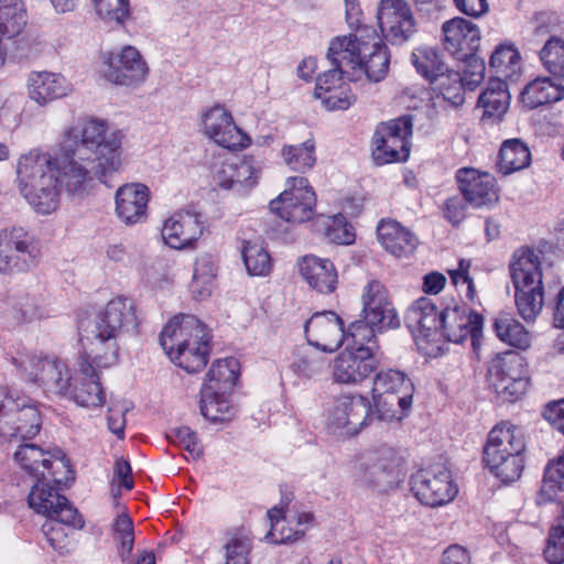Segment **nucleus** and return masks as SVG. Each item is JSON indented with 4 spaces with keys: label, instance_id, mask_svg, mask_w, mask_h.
<instances>
[{
    "label": "nucleus",
    "instance_id": "nucleus-46",
    "mask_svg": "<svg viewBox=\"0 0 564 564\" xmlns=\"http://www.w3.org/2000/svg\"><path fill=\"white\" fill-rule=\"evenodd\" d=\"M411 61L416 72L422 75L430 85L448 69L438 52L431 46H421L412 52Z\"/></svg>",
    "mask_w": 564,
    "mask_h": 564
},
{
    "label": "nucleus",
    "instance_id": "nucleus-30",
    "mask_svg": "<svg viewBox=\"0 0 564 564\" xmlns=\"http://www.w3.org/2000/svg\"><path fill=\"white\" fill-rule=\"evenodd\" d=\"M405 324L417 340H436L441 327V311L430 299L420 297L408 308Z\"/></svg>",
    "mask_w": 564,
    "mask_h": 564
},
{
    "label": "nucleus",
    "instance_id": "nucleus-56",
    "mask_svg": "<svg viewBox=\"0 0 564 564\" xmlns=\"http://www.w3.org/2000/svg\"><path fill=\"white\" fill-rule=\"evenodd\" d=\"M540 58L549 73L564 78V41L551 37L540 51Z\"/></svg>",
    "mask_w": 564,
    "mask_h": 564
},
{
    "label": "nucleus",
    "instance_id": "nucleus-2",
    "mask_svg": "<svg viewBox=\"0 0 564 564\" xmlns=\"http://www.w3.org/2000/svg\"><path fill=\"white\" fill-rule=\"evenodd\" d=\"M59 454H52L35 444L24 443L15 451L14 459L35 479L28 496L29 507L47 519L56 518L73 528H82L84 521L77 509L54 486L62 482L58 473L68 467V463Z\"/></svg>",
    "mask_w": 564,
    "mask_h": 564
},
{
    "label": "nucleus",
    "instance_id": "nucleus-4",
    "mask_svg": "<svg viewBox=\"0 0 564 564\" xmlns=\"http://www.w3.org/2000/svg\"><path fill=\"white\" fill-rule=\"evenodd\" d=\"M206 326L194 315L174 316L162 329L160 344L171 361L188 373L203 370L210 351Z\"/></svg>",
    "mask_w": 564,
    "mask_h": 564
},
{
    "label": "nucleus",
    "instance_id": "nucleus-57",
    "mask_svg": "<svg viewBox=\"0 0 564 564\" xmlns=\"http://www.w3.org/2000/svg\"><path fill=\"white\" fill-rule=\"evenodd\" d=\"M543 554L549 564L564 563V506L557 524L550 530Z\"/></svg>",
    "mask_w": 564,
    "mask_h": 564
},
{
    "label": "nucleus",
    "instance_id": "nucleus-35",
    "mask_svg": "<svg viewBox=\"0 0 564 564\" xmlns=\"http://www.w3.org/2000/svg\"><path fill=\"white\" fill-rule=\"evenodd\" d=\"M29 95L40 106L63 98L72 91V85L61 74L33 72L28 80Z\"/></svg>",
    "mask_w": 564,
    "mask_h": 564
},
{
    "label": "nucleus",
    "instance_id": "nucleus-21",
    "mask_svg": "<svg viewBox=\"0 0 564 564\" xmlns=\"http://www.w3.org/2000/svg\"><path fill=\"white\" fill-rule=\"evenodd\" d=\"M308 346L323 352H334L344 344L343 319L333 311L314 313L304 325Z\"/></svg>",
    "mask_w": 564,
    "mask_h": 564
},
{
    "label": "nucleus",
    "instance_id": "nucleus-59",
    "mask_svg": "<svg viewBox=\"0 0 564 564\" xmlns=\"http://www.w3.org/2000/svg\"><path fill=\"white\" fill-rule=\"evenodd\" d=\"M166 438L170 443L187 451L194 459H197L203 455V447L199 443L197 434L188 426H177L171 429L166 433Z\"/></svg>",
    "mask_w": 564,
    "mask_h": 564
},
{
    "label": "nucleus",
    "instance_id": "nucleus-25",
    "mask_svg": "<svg viewBox=\"0 0 564 564\" xmlns=\"http://www.w3.org/2000/svg\"><path fill=\"white\" fill-rule=\"evenodd\" d=\"M456 180L464 199L474 207L489 206L498 202V188L495 177L473 167L459 169Z\"/></svg>",
    "mask_w": 564,
    "mask_h": 564
},
{
    "label": "nucleus",
    "instance_id": "nucleus-8",
    "mask_svg": "<svg viewBox=\"0 0 564 564\" xmlns=\"http://www.w3.org/2000/svg\"><path fill=\"white\" fill-rule=\"evenodd\" d=\"M11 364L23 381L36 384L45 393L64 397L70 391V370L58 358L18 351L11 357Z\"/></svg>",
    "mask_w": 564,
    "mask_h": 564
},
{
    "label": "nucleus",
    "instance_id": "nucleus-26",
    "mask_svg": "<svg viewBox=\"0 0 564 564\" xmlns=\"http://www.w3.org/2000/svg\"><path fill=\"white\" fill-rule=\"evenodd\" d=\"M362 25L356 31H359V35L349 34L334 37L328 46L327 59L330 66L339 68L347 73L349 80L354 79V75L350 70L356 72L360 66L361 57L367 52L366 33L362 32Z\"/></svg>",
    "mask_w": 564,
    "mask_h": 564
},
{
    "label": "nucleus",
    "instance_id": "nucleus-60",
    "mask_svg": "<svg viewBox=\"0 0 564 564\" xmlns=\"http://www.w3.org/2000/svg\"><path fill=\"white\" fill-rule=\"evenodd\" d=\"M379 330V324H371L370 321L361 316V318L349 324L347 335L354 340L351 346H372L378 345L376 334Z\"/></svg>",
    "mask_w": 564,
    "mask_h": 564
},
{
    "label": "nucleus",
    "instance_id": "nucleus-64",
    "mask_svg": "<svg viewBox=\"0 0 564 564\" xmlns=\"http://www.w3.org/2000/svg\"><path fill=\"white\" fill-rule=\"evenodd\" d=\"M543 417L564 435V399L550 402L543 410Z\"/></svg>",
    "mask_w": 564,
    "mask_h": 564
},
{
    "label": "nucleus",
    "instance_id": "nucleus-5",
    "mask_svg": "<svg viewBox=\"0 0 564 564\" xmlns=\"http://www.w3.org/2000/svg\"><path fill=\"white\" fill-rule=\"evenodd\" d=\"M54 165L55 154L40 149H32L18 160L19 191L39 214L48 215L59 205Z\"/></svg>",
    "mask_w": 564,
    "mask_h": 564
},
{
    "label": "nucleus",
    "instance_id": "nucleus-49",
    "mask_svg": "<svg viewBox=\"0 0 564 564\" xmlns=\"http://www.w3.org/2000/svg\"><path fill=\"white\" fill-rule=\"evenodd\" d=\"M431 87L454 107H458L465 101L464 91L467 87L462 79L460 72L448 68L438 78L432 80Z\"/></svg>",
    "mask_w": 564,
    "mask_h": 564
},
{
    "label": "nucleus",
    "instance_id": "nucleus-37",
    "mask_svg": "<svg viewBox=\"0 0 564 564\" xmlns=\"http://www.w3.org/2000/svg\"><path fill=\"white\" fill-rule=\"evenodd\" d=\"M372 393L371 417L368 420V425L372 422L373 417L380 421H401L409 412L412 405V395L402 394H387L379 392Z\"/></svg>",
    "mask_w": 564,
    "mask_h": 564
},
{
    "label": "nucleus",
    "instance_id": "nucleus-55",
    "mask_svg": "<svg viewBox=\"0 0 564 564\" xmlns=\"http://www.w3.org/2000/svg\"><path fill=\"white\" fill-rule=\"evenodd\" d=\"M112 535L120 557L126 561L131 554L134 544L133 522L128 514L121 513L117 516L112 523Z\"/></svg>",
    "mask_w": 564,
    "mask_h": 564
},
{
    "label": "nucleus",
    "instance_id": "nucleus-22",
    "mask_svg": "<svg viewBox=\"0 0 564 564\" xmlns=\"http://www.w3.org/2000/svg\"><path fill=\"white\" fill-rule=\"evenodd\" d=\"M204 132L215 143L229 150L245 149L249 137L235 124L231 113L221 105H215L203 116Z\"/></svg>",
    "mask_w": 564,
    "mask_h": 564
},
{
    "label": "nucleus",
    "instance_id": "nucleus-58",
    "mask_svg": "<svg viewBox=\"0 0 564 564\" xmlns=\"http://www.w3.org/2000/svg\"><path fill=\"white\" fill-rule=\"evenodd\" d=\"M324 235L328 241L338 245H350L355 240L352 227L347 224L346 218L338 214L323 217Z\"/></svg>",
    "mask_w": 564,
    "mask_h": 564
},
{
    "label": "nucleus",
    "instance_id": "nucleus-63",
    "mask_svg": "<svg viewBox=\"0 0 564 564\" xmlns=\"http://www.w3.org/2000/svg\"><path fill=\"white\" fill-rule=\"evenodd\" d=\"M63 524L67 525V523L59 522L56 518H52L47 519L42 525V531L47 543L59 553H63L64 550H68L67 532ZM68 527L70 525L68 524Z\"/></svg>",
    "mask_w": 564,
    "mask_h": 564
},
{
    "label": "nucleus",
    "instance_id": "nucleus-19",
    "mask_svg": "<svg viewBox=\"0 0 564 564\" xmlns=\"http://www.w3.org/2000/svg\"><path fill=\"white\" fill-rule=\"evenodd\" d=\"M377 18L383 37L393 45L408 42L416 32V21L406 0H381Z\"/></svg>",
    "mask_w": 564,
    "mask_h": 564
},
{
    "label": "nucleus",
    "instance_id": "nucleus-31",
    "mask_svg": "<svg viewBox=\"0 0 564 564\" xmlns=\"http://www.w3.org/2000/svg\"><path fill=\"white\" fill-rule=\"evenodd\" d=\"M149 188L140 183H131L120 186L115 196L116 213L126 225H134L145 220Z\"/></svg>",
    "mask_w": 564,
    "mask_h": 564
},
{
    "label": "nucleus",
    "instance_id": "nucleus-29",
    "mask_svg": "<svg viewBox=\"0 0 564 564\" xmlns=\"http://www.w3.org/2000/svg\"><path fill=\"white\" fill-rule=\"evenodd\" d=\"M203 234L200 215L189 210L174 213L164 221L162 238L173 249H184Z\"/></svg>",
    "mask_w": 564,
    "mask_h": 564
},
{
    "label": "nucleus",
    "instance_id": "nucleus-12",
    "mask_svg": "<svg viewBox=\"0 0 564 564\" xmlns=\"http://www.w3.org/2000/svg\"><path fill=\"white\" fill-rule=\"evenodd\" d=\"M403 457L388 445L367 453L358 466V477L366 486L384 492L397 487L403 477Z\"/></svg>",
    "mask_w": 564,
    "mask_h": 564
},
{
    "label": "nucleus",
    "instance_id": "nucleus-40",
    "mask_svg": "<svg viewBox=\"0 0 564 564\" xmlns=\"http://www.w3.org/2000/svg\"><path fill=\"white\" fill-rule=\"evenodd\" d=\"M489 66L497 77L517 80L522 70V58L513 43L505 42L492 52Z\"/></svg>",
    "mask_w": 564,
    "mask_h": 564
},
{
    "label": "nucleus",
    "instance_id": "nucleus-11",
    "mask_svg": "<svg viewBox=\"0 0 564 564\" xmlns=\"http://www.w3.org/2000/svg\"><path fill=\"white\" fill-rule=\"evenodd\" d=\"M41 250L35 237L22 227L0 231V273L19 274L33 270Z\"/></svg>",
    "mask_w": 564,
    "mask_h": 564
},
{
    "label": "nucleus",
    "instance_id": "nucleus-50",
    "mask_svg": "<svg viewBox=\"0 0 564 564\" xmlns=\"http://www.w3.org/2000/svg\"><path fill=\"white\" fill-rule=\"evenodd\" d=\"M216 278V264L210 254H202L195 261L191 289L196 299L209 296Z\"/></svg>",
    "mask_w": 564,
    "mask_h": 564
},
{
    "label": "nucleus",
    "instance_id": "nucleus-62",
    "mask_svg": "<svg viewBox=\"0 0 564 564\" xmlns=\"http://www.w3.org/2000/svg\"><path fill=\"white\" fill-rule=\"evenodd\" d=\"M97 13L106 22L122 24L129 15L128 0H94Z\"/></svg>",
    "mask_w": 564,
    "mask_h": 564
},
{
    "label": "nucleus",
    "instance_id": "nucleus-42",
    "mask_svg": "<svg viewBox=\"0 0 564 564\" xmlns=\"http://www.w3.org/2000/svg\"><path fill=\"white\" fill-rule=\"evenodd\" d=\"M564 98V87L550 78H535L521 93L522 102L534 109Z\"/></svg>",
    "mask_w": 564,
    "mask_h": 564
},
{
    "label": "nucleus",
    "instance_id": "nucleus-16",
    "mask_svg": "<svg viewBox=\"0 0 564 564\" xmlns=\"http://www.w3.org/2000/svg\"><path fill=\"white\" fill-rule=\"evenodd\" d=\"M288 188L270 202V210L289 223L310 220L315 213L316 195L307 178L289 177Z\"/></svg>",
    "mask_w": 564,
    "mask_h": 564
},
{
    "label": "nucleus",
    "instance_id": "nucleus-6",
    "mask_svg": "<svg viewBox=\"0 0 564 564\" xmlns=\"http://www.w3.org/2000/svg\"><path fill=\"white\" fill-rule=\"evenodd\" d=\"M525 441L523 433L509 422L491 429L484 447V462L490 473L503 484L520 479L524 466Z\"/></svg>",
    "mask_w": 564,
    "mask_h": 564
},
{
    "label": "nucleus",
    "instance_id": "nucleus-47",
    "mask_svg": "<svg viewBox=\"0 0 564 564\" xmlns=\"http://www.w3.org/2000/svg\"><path fill=\"white\" fill-rule=\"evenodd\" d=\"M239 362L235 358L215 360L203 384H210L221 392H231L238 379Z\"/></svg>",
    "mask_w": 564,
    "mask_h": 564
},
{
    "label": "nucleus",
    "instance_id": "nucleus-48",
    "mask_svg": "<svg viewBox=\"0 0 564 564\" xmlns=\"http://www.w3.org/2000/svg\"><path fill=\"white\" fill-rule=\"evenodd\" d=\"M414 386L402 371L395 369L380 370L376 373L371 392L402 394L413 397Z\"/></svg>",
    "mask_w": 564,
    "mask_h": 564
},
{
    "label": "nucleus",
    "instance_id": "nucleus-18",
    "mask_svg": "<svg viewBox=\"0 0 564 564\" xmlns=\"http://www.w3.org/2000/svg\"><path fill=\"white\" fill-rule=\"evenodd\" d=\"M411 490L421 503L429 507L448 503L458 492L449 469L444 465L431 466L415 473L411 478Z\"/></svg>",
    "mask_w": 564,
    "mask_h": 564
},
{
    "label": "nucleus",
    "instance_id": "nucleus-9",
    "mask_svg": "<svg viewBox=\"0 0 564 564\" xmlns=\"http://www.w3.org/2000/svg\"><path fill=\"white\" fill-rule=\"evenodd\" d=\"M42 426L37 403L25 394L0 387V436L28 440Z\"/></svg>",
    "mask_w": 564,
    "mask_h": 564
},
{
    "label": "nucleus",
    "instance_id": "nucleus-51",
    "mask_svg": "<svg viewBox=\"0 0 564 564\" xmlns=\"http://www.w3.org/2000/svg\"><path fill=\"white\" fill-rule=\"evenodd\" d=\"M268 517L271 522V530L265 535L267 540L271 543L280 544L299 540L304 535L305 529L292 528L289 524L291 521L283 514V509L273 507L268 511Z\"/></svg>",
    "mask_w": 564,
    "mask_h": 564
},
{
    "label": "nucleus",
    "instance_id": "nucleus-43",
    "mask_svg": "<svg viewBox=\"0 0 564 564\" xmlns=\"http://www.w3.org/2000/svg\"><path fill=\"white\" fill-rule=\"evenodd\" d=\"M229 392H221L210 384H203L200 390V413L210 422H223L229 420L234 414L227 395Z\"/></svg>",
    "mask_w": 564,
    "mask_h": 564
},
{
    "label": "nucleus",
    "instance_id": "nucleus-39",
    "mask_svg": "<svg viewBox=\"0 0 564 564\" xmlns=\"http://www.w3.org/2000/svg\"><path fill=\"white\" fill-rule=\"evenodd\" d=\"M492 329L502 343L518 349H527L531 344L530 332L510 312H499Z\"/></svg>",
    "mask_w": 564,
    "mask_h": 564
},
{
    "label": "nucleus",
    "instance_id": "nucleus-27",
    "mask_svg": "<svg viewBox=\"0 0 564 564\" xmlns=\"http://www.w3.org/2000/svg\"><path fill=\"white\" fill-rule=\"evenodd\" d=\"M442 31L444 33V47L456 58H464L477 52L480 44L478 26L464 18L456 17L446 21Z\"/></svg>",
    "mask_w": 564,
    "mask_h": 564
},
{
    "label": "nucleus",
    "instance_id": "nucleus-54",
    "mask_svg": "<svg viewBox=\"0 0 564 564\" xmlns=\"http://www.w3.org/2000/svg\"><path fill=\"white\" fill-rule=\"evenodd\" d=\"M234 191L240 195L247 194L258 184L261 167L252 156L234 161Z\"/></svg>",
    "mask_w": 564,
    "mask_h": 564
},
{
    "label": "nucleus",
    "instance_id": "nucleus-61",
    "mask_svg": "<svg viewBox=\"0 0 564 564\" xmlns=\"http://www.w3.org/2000/svg\"><path fill=\"white\" fill-rule=\"evenodd\" d=\"M457 59L464 63L460 73L464 84L467 89L474 90L485 78L486 66L484 59L478 57L476 52Z\"/></svg>",
    "mask_w": 564,
    "mask_h": 564
},
{
    "label": "nucleus",
    "instance_id": "nucleus-44",
    "mask_svg": "<svg viewBox=\"0 0 564 564\" xmlns=\"http://www.w3.org/2000/svg\"><path fill=\"white\" fill-rule=\"evenodd\" d=\"M13 318L18 324L30 323L48 315L43 293L39 290L20 294L13 305Z\"/></svg>",
    "mask_w": 564,
    "mask_h": 564
},
{
    "label": "nucleus",
    "instance_id": "nucleus-24",
    "mask_svg": "<svg viewBox=\"0 0 564 564\" xmlns=\"http://www.w3.org/2000/svg\"><path fill=\"white\" fill-rule=\"evenodd\" d=\"M98 367L84 351L79 364L80 377L70 381V391L65 397L84 408H99L106 401V394L99 381Z\"/></svg>",
    "mask_w": 564,
    "mask_h": 564
},
{
    "label": "nucleus",
    "instance_id": "nucleus-17",
    "mask_svg": "<svg viewBox=\"0 0 564 564\" xmlns=\"http://www.w3.org/2000/svg\"><path fill=\"white\" fill-rule=\"evenodd\" d=\"M484 317L467 305L455 302L441 310V327L438 336L447 341L460 344L471 340L476 350L482 337Z\"/></svg>",
    "mask_w": 564,
    "mask_h": 564
},
{
    "label": "nucleus",
    "instance_id": "nucleus-32",
    "mask_svg": "<svg viewBox=\"0 0 564 564\" xmlns=\"http://www.w3.org/2000/svg\"><path fill=\"white\" fill-rule=\"evenodd\" d=\"M362 32L366 33L367 52L361 57L360 66L357 70L366 74L367 78L371 82L378 83L382 80L388 72L390 65V53L388 46L383 43L376 30L365 26Z\"/></svg>",
    "mask_w": 564,
    "mask_h": 564
},
{
    "label": "nucleus",
    "instance_id": "nucleus-52",
    "mask_svg": "<svg viewBox=\"0 0 564 564\" xmlns=\"http://www.w3.org/2000/svg\"><path fill=\"white\" fill-rule=\"evenodd\" d=\"M284 163L293 171L305 172L311 170L315 162V143L306 140L296 145H284L281 150Z\"/></svg>",
    "mask_w": 564,
    "mask_h": 564
},
{
    "label": "nucleus",
    "instance_id": "nucleus-36",
    "mask_svg": "<svg viewBox=\"0 0 564 564\" xmlns=\"http://www.w3.org/2000/svg\"><path fill=\"white\" fill-rule=\"evenodd\" d=\"M510 99L506 80L499 77L490 79L477 101V107L482 109L480 120L484 123L500 121L509 109Z\"/></svg>",
    "mask_w": 564,
    "mask_h": 564
},
{
    "label": "nucleus",
    "instance_id": "nucleus-7",
    "mask_svg": "<svg viewBox=\"0 0 564 564\" xmlns=\"http://www.w3.org/2000/svg\"><path fill=\"white\" fill-rule=\"evenodd\" d=\"M510 275L516 289V305L525 322H534L544 304L541 263L530 248H521L513 253Z\"/></svg>",
    "mask_w": 564,
    "mask_h": 564
},
{
    "label": "nucleus",
    "instance_id": "nucleus-10",
    "mask_svg": "<svg viewBox=\"0 0 564 564\" xmlns=\"http://www.w3.org/2000/svg\"><path fill=\"white\" fill-rule=\"evenodd\" d=\"M487 380L502 401L519 400L529 386L524 357L512 350L496 355L488 364Z\"/></svg>",
    "mask_w": 564,
    "mask_h": 564
},
{
    "label": "nucleus",
    "instance_id": "nucleus-33",
    "mask_svg": "<svg viewBox=\"0 0 564 564\" xmlns=\"http://www.w3.org/2000/svg\"><path fill=\"white\" fill-rule=\"evenodd\" d=\"M377 235L381 246L398 258L412 254L419 246L415 234L393 219H382L377 226Z\"/></svg>",
    "mask_w": 564,
    "mask_h": 564
},
{
    "label": "nucleus",
    "instance_id": "nucleus-34",
    "mask_svg": "<svg viewBox=\"0 0 564 564\" xmlns=\"http://www.w3.org/2000/svg\"><path fill=\"white\" fill-rule=\"evenodd\" d=\"M299 267L302 278L312 289L323 294H329L336 290L338 275L330 260L305 256Z\"/></svg>",
    "mask_w": 564,
    "mask_h": 564
},
{
    "label": "nucleus",
    "instance_id": "nucleus-14",
    "mask_svg": "<svg viewBox=\"0 0 564 564\" xmlns=\"http://www.w3.org/2000/svg\"><path fill=\"white\" fill-rule=\"evenodd\" d=\"M379 345L347 346L330 364L335 383L357 386L368 379L379 367Z\"/></svg>",
    "mask_w": 564,
    "mask_h": 564
},
{
    "label": "nucleus",
    "instance_id": "nucleus-53",
    "mask_svg": "<svg viewBox=\"0 0 564 564\" xmlns=\"http://www.w3.org/2000/svg\"><path fill=\"white\" fill-rule=\"evenodd\" d=\"M241 256L250 275L265 276L271 272V257L261 245L252 241H243Z\"/></svg>",
    "mask_w": 564,
    "mask_h": 564
},
{
    "label": "nucleus",
    "instance_id": "nucleus-3",
    "mask_svg": "<svg viewBox=\"0 0 564 564\" xmlns=\"http://www.w3.org/2000/svg\"><path fill=\"white\" fill-rule=\"evenodd\" d=\"M139 318L132 299L116 296L100 310L80 336L84 352L98 367H112L119 359V340L137 330Z\"/></svg>",
    "mask_w": 564,
    "mask_h": 564
},
{
    "label": "nucleus",
    "instance_id": "nucleus-23",
    "mask_svg": "<svg viewBox=\"0 0 564 564\" xmlns=\"http://www.w3.org/2000/svg\"><path fill=\"white\" fill-rule=\"evenodd\" d=\"M371 324H379V330L393 329L400 326V319L389 300L386 286L377 281H369L362 293L361 315Z\"/></svg>",
    "mask_w": 564,
    "mask_h": 564
},
{
    "label": "nucleus",
    "instance_id": "nucleus-38",
    "mask_svg": "<svg viewBox=\"0 0 564 564\" xmlns=\"http://www.w3.org/2000/svg\"><path fill=\"white\" fill-rule=\"evenodd\" d=\"M330 367L323 351L314 347H302L295 350L290 369L301 379H314L324 375Z\"/></svg>",
    "mask_w": 564,
    "mask_h": 564
},
{
    "label": "nucleus",
    "instance_id": "nucleus-1",
    "mask_svg": "<svg viewBox=\"0 0 564 564\" xmlns=\"http://www.w3.org/2000/svg\"><path fill=\"white\" fill-rule=\"evenodd\" d=\"M123 134L104 119L87 118L66 129L55 154L56 187L82 196L95 178L102 181L121 165Z\"/></svg>",
    "mask_w": 564,
    "mask_h": 564
},
{
    "label": "nucleus",
    "instance_id": "nucleus-15",
    "mask_svg": "<svg viewBox=\"0 0 564 564\" xmlns=\"http://www.w3.org/2000/svg\"><path fill=\"white\" fill-rule=\"evenodd\" d=\"M371 402L361 394H343L334 399L326 414L330 433L346 436L358 434L371 417Z\"/></svg>",
    "mask_w": 564,
    "mask_h": 564
},
{
    "label": "nucleus",
    "instance_id": "nucleus-28",
    "mask_svg": "<svg viewBox=\"0 0 564 564\" xmlns=\"http://www.w3.org/2000/svg\"><path fill=\"white\" fill-rule=\"evenodd\" d=\"M347 73L332 66L318 75L314 95L328 110L348 109L356 100L348 86L343 82Z\"/></svg>",
    "mask_w": 564,
    "mask_h": 564
},
{
    "label": "nucleus",
    "instance_id": "nucleus-41",
    "mask_svg": "<svg viewBox=\"0 0 564 564\" xmlns=\"http://www.w3.org/2000/svg\"><path fill=\"white\" fill-rule=\"evenodd\" d=\"M530 163V149L521 139H509L502 142L497 162L498 171L502 175L521 171Z\"/></svg>",
    "mask_w": 564,
    "mask_h": 564
},
{
    "label": "nucleus",
    "instance_id": "nucleus-45",
    "mask_svg": "<svg viewBox=\"0 0 564 564\" xmlns=\"http://www.w3.org/2000/svg\"><path fill=\"white\" fill-rule=\"evenodd\" d=\"M26 25V10L20 0H0V35L12 39Z\"/></svg>",
    "mask_w": 564,
    "mask_h": 564
},
{
    "label": "nucleus",
    "instance_id": "nucleus-20",
    "mask_svg": "<svg viewBox=\"0 0 564 564\" xmlns=\"http://www.w3.org/2000/svg\"><path fill=\"white\" fill-rule=\"evenodd\" d=\"M102 73L107 80L130 87L145 80L149 66L134 46L127 45L117 53L108 54L104 61Z\"/></svg>",
    "mask_w": 564,
    "mask_h": 564
},
{
    "label": "nucleus",
    "instance_id": "nucleus-13",
    "mask_svg": "<svg viewBox=\"0 0 564 564\" xmlns=\"http://www.w3.org/2000/svg\"><path fill=\"white\" fill-rule=\"evenodd\" d=\"M412 117L402 116L380 123L372 137V158L379 165L406 161L410 155Z\"/></svg>",
    "mask_w": 564,
    "mask_h": 564
}]
</instances>
